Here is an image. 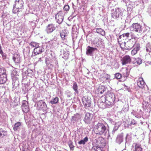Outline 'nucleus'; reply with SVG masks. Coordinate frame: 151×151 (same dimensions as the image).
<instances>
[{"instance_id": "obj_1", "label": "nucleus", "mask_w": 151, "mask_h": 151, "mask_svg": "<svg viewBox=\"0 0 151 151\" xmlns=\"http://www.w3.org/2000/svg\"><path fill=\"white\" fill-rule=\"evenodd\" d=\"M94 131L97 135H105L109 132V127L106 123H98L94 126Z\"/></svg>"}, {"instance_id": "obj_2", "label": "nucleus", "mask_w": 151, "mask_h": 151, "mask_svg": "<svg viewBox=\"0 0 151 151\" xmlns=\"http://www.w3.org/2000/svg\"><path fill=\"white\" fill-rule=\"evenodd\" d=\"M105 99L106 103L109 105L111 106L114 104L115 100V96L114 94L112 92H109L106 96H103Z\"/></svg>"}, {"instance_id": "obj_3", "label": "nucleus", "mask_w": 151, "mask_h": 151, "mask_svg": "<svg viewBox=\"0 0 151 151\" xmlns=\"http://www.w3.org/2000/svg\"><path fill=\"white\" fill-rule=\"evenodd\" d=\"M36 104L37 105V109L38 110L42 111L44 112L43 114L47 113V104L43 100L37 101Z\"/></svg>"}, {"instance_id": "obj_4", "label": "nucleus", "mask_w": 151, "mask_h": 151, "mask_svg": "<svg viewBox=\"0 0 151 151\" xmlns=\"http://www.w3.org/2000/svg\"><path fill=\"white\" fill-rule=\"evenodd\" d=\"M136 42L132 40L131 39H129V40L127 41V42L125 41L119 42V45L121 47L122 46H124L125 47V49L130 50L133 47H135V45L136 44Z\"/></svg>"}, {"instance_id": "obj_5", "label": "nucleus", "mask_w": 151, "mask_h": 151, "mask_svg": "<svg viewBox=\"0 0 151 151\" xmlns=\"http://www.w3.org/2000/svg\"><path fill=\"white\" fill-rule=\"evenodd\" d=\"M130 29L131 31L137 33H141L145 32L143 30L142 26L138 23H133L130 27Z\"/></svg>"}, {"instance_id": "obj_6", "label": "nucleus", "mask_w": 151, "mask_h": 151, "mask_svg": "<svg viewBox=\"0 0 151 151\" xmlns=\"http://www.w3.org/2000/svg\"><path fill=\"white\" fill-rule=\"evenodd\" d=\"M111 16L114 19H118L121 18L123 14V12L119 8H115V10H111Z\"/></svg>"}, {"instance_id": "obj_7", "label": "nucleus", "mask_w": 151, "mask_h": 151, "mask_svg": "<svg viewBox=\"0 0 151 151\" xmlns=\"http://www.w3.org/2000/svg\"><path fill=\"white\" fill-rule=\"evenodd\" d=\"M7 80V76L6 70L4 68H0V84L5 83Z\"/></svg>"}, {"instance_id": "obj_8", "label": "nucleus", "mask_w": 151, "mask_h": 151, "mask_svg": "<svg viewBox=\"0 0 151 151\" xmlns=\"http://www.w3.org/2000/svg\"><path fill=\"white\" fill-rule=\"evenodd\" d=\"M82 101L83 105L85 108H88L91 106V99L90 97L84 96L82 99Z\"/></svg>"}, {"instance_id": "obj_9", "label": "nucleus", "mask_w": 151, "mask_h": 151, "mask_svg": "<svg viewBox=\"0 0 151 151\" xmlns=\"http://www.w3.org/2000/svg\"><path fill=\"white\" fill-rule=\"evenodd\" d=\"M44 51V49L42 46H38L35 47L33 50L32 52V57H36L39 55L42 52Z\"/></svg>"}, {"instance_id": "obj_10", "label": "nucleus", "mask_w": 151, "mask_h": 151, "mask_svg": "<svg viewBox=\"0 0 151 151\" xmlns=\"http://www.w3.org/2000/svg\"><path fill=\"white\" fill-rule=\"evenodd\" d=\"M106 101L104 96H102L100 99L99 100L98 105L99 107L101 108H106L109 107V105H107L106 103Z\"/></svg>"}, {"instance_id": "obj_11", "label": "nucleus", "mask_w": 151, "mask_h": 151, "mask_svg": "<svg viewBox=\"0 0 151 151\" xmlns=\"http://www.w3.org/2000/svg\"><path fill=\"white\" fill-rule=\"evenodd\" d=\"M56 27L54 24H49L46 26L45 31L47 34H50L56 29Z\"/></svg>"}, {"instance_id": "obj_12", "label": "nucleus", "mask_w": 151, "mask_h": 151, "mask_svg": "<svg viewBox=\"0 0 151 151\" xmlns=\"http://www.w3.org/2000/svg\"><path fill=\"white\" fill-rule=\"evenodd\" d=\"M93 117V115L92 114L87 112L85 114L83 121L85 124H89L91 123Z\"/></svg>"}, {"instance_id": "obj_13", "label": "nucleus", "mask_w": 151, "mask_h": 151, "mask_svg": "<svg viewBox=\"0 0 151 151\" xmlns=\"http://www.w3.org/2000/svg\"><path fill=\"white\" fill-rule=\"evenodd\" d=\"M55 19L57 20V22L58 24H61L62 23L64 19L63 14L62 11H60L55 15Z\"/></svg>"}, {"instance_id": "obj_14", "label": "nucleus", "mask_w": 151, "mask_h": 151, "mask_svg": "<svg viewBox=\"0 0 151 151\" xmlns=\"http://www.w3.org/2000/svg\"><path fill=\"white\" fill-rule=\"evenodd\" d=\"M121 61L122 65L129 64L131 62L130 57L128 55H126L121 58Z\"/></svg>"}, {"instance_id": "obj_15", "label": "nucleus", "mask_w": 151, "mask_h": 151, "mask_svg": "<svg viewBox=\"0 0 151 151\" xmlns=\"http://www.w3.org/2000/svg\"><path fill=\"white\" fill-rule=\"evenodd\" d=\"M97 50V49L96 47H93L88 46L86 48V54L88 55L92 56L93 55L94 52Z\"/></svg>"}, {"instance_id": "obj_16", "label": "nucleus", "mask_w": 151, "mask_h": 151, "mask_svg": "<svg viewBox=\"0 0 151 151\" xmlns=\"http://www.w3.org/2000/svg\"><path fill=\"white\" fill-rule=\"evenodd\" d=\"M22 111L25 113H27L29 110L28 103L25 100L22 101Z\"/></svg>"}, {"instance_id": "obj_17", "label": "nucleus", "mask_w": 151, "mask_h": 151, "mask_svg": "<svg viewBox=\"0 0 151 151\" xmlns=\"http://www.w3.org/2000/svg\"><path fill=\"white\" fill-rule=\"evenodd\" d=\"M130 33L129 32L124 33L121 35H120L118 39V42L119 44V42H124V40H126L129 37Z\"/></svg>"}, {"instance_id": "obj_18", "label": "nucleus", "mask_w": 151, "mask_h": 151, "mask_svg": "<svg viewBox=\"0 0 151 151\" xmlns=\"http://www.w3.org/2000/svg\"><path fill=\"white\" fill-rule=\"evenodd\" d=\"M50 55L51 56L49 58H47V59H48L51 63L53 64L55 67H58V61L56 60L55 56H52V53L50 54Z\"/></svg>"}, {"instance_id": "obj_19", "label": "nucleus", "mask_w": 151, "mask_h": 151, "mask_svg": "<svg viewBox=\"0 0 151 151\" xmlns=\"http://www.w3.org/2000/svg\"><path fill=\"white\" fill-rule=\"evenodd\" d=\"M81 118V115L78 113H76L72 116L71 122L73 123L78 122Z\"/></svg>"}, {"instance_id": "obj_20", "label": "nucleus", "mask_w": 151, "mask_h": 151, "mask_svg": "<svg viewBox=\"0 0 151 151\" xmlns=\"http://www.w3.org/2000/svg\"><path fill=\"white\" fill-rule=\"evenodd\" d=\"M20 55L18 54H14L12 57V60L15 64H19L20 62Z\"/></svg>"}, {"instance_id": "obj_21", "label": "nucleus", "mask_w": 151, "mask_h": 151, "mask_svg": "<svg viewBox=\"0 0 151 151\" xmlns=\"http://www.w3.org/2000/svg\"><path fill=\"white\" fill-rule=\"evenodd\" d=\"M107 89L105 86L100 85L99 87L96 90V92L98 94H102Z\"/></svg>"}, {"instance_id": "obj_22", "label": "nucleus", "mask_w": 151, "mask_h": 151, "mask_svg": "<svg viewBox=\"0 0 151 151\" xmlns=\"http://www.w3.org/2000/svg\"><path fill=\"white\" fill-rule=\"evenodd\" d=\"M61 52L60 55L62 58L65 60H67L68 58L69 55V51H68L66 49H65L62 51H61Z\"/></svg>"}, {"instance_id": "obj_23", "label": "nucleus", "mask_w": 151, "mask_h": 151, "mask_svg": "<svg viewBox=\"0 0 151 151\" xmlns=\"http://www.w3.org/2000/svg\"><path fill=\"white\" fill-rule=\"evenodd\" d=\"M129 72L128 69L127 68H126L123 70L122 75V79L120 80V81H124L126 80L128 76L129 75Z\"/></svg>"}, {"instance_id": "obj_24", "label": "nucleus", "mask_w": 151, "mask_h": 151, "mask_svg": "<svg viewBox=\"0 0 151 151\" xmlns=\"http://www.w3.org/2000/svg\"><path fill=\"white\" fill-rule=\"evenodd\" d=\"M69 32L66 29L63 30L60 33V35L62 40H66Z\"/></svg>"}, {"instance_id": "obj_25", "label": "nucleus", "mask_w": 151, "mask_h": 151, "mask_svg": "<svg viewBox=\"0 0 151 151\" xmlns=\"http://www.w3.org/2000/svg\"><path fill=\"white\" fill-rule=\"evenodd\" d=\"M123 140V133H122L117 135L116 137V142L120 144Z\"/></svg>"}, {"instance_id": "obj_26", "label": "nucleus", "mask_w": 151, "mask_h": 151, "mask_svg": "<svg viewBox=\"0 0 151 151\" xmlns=\"http://www.w3.org/2000/svg\"><path fill=\"white\" fill-rule=\"evenodd\" d=\"M133 146L134 147V151H142L143 150L141 145L139 143H134Z\"/></svg>"}, {"instance_id": "obj_27", "label": "nucleus", "mask_w": 151, "mask_h": 151, "mask_svg": "<svg viewBox=\"0 0 151 151\" xmlns=\"http://www.w3.org/2000/svg\"><path fill=\"white\" fill-rule=\"evenodd\" d=\"M87 2V0H77V6L81 8L83 6H85Z\"/></svg>"}, {"instance_id": "obj_28", "label": "nucleus", "mask_w": 151, "mask_h": 151, "mask_svg": "<svg viewBox=\"0 0 151 151\" xmlns=\"http://www.w3.org/2000/svg\"><path fill=\"white\" fill-rule=\"evenodd\" d=\"M135 46L134 47V48L131 52V54L132 55H135L137 52V51L139 50L140 49V45L139 43H136L135 45Z\"/></svg>"}, {"instance_id": "obj_29", "label": "nucleus", "mask_w": 151, "mask_h": 151, "mask_svg": "<svg viewBox=\"0 0 151 151\" xmlns=\"http://www.w3.org/2000/svg\"><path fill=\"white\" fill-rule=\"evenodd\" d=\"M137 85L138 86L141 88H143L145 86V83L142 78H139L137 81Z\"/></svg>"}, {"instance_id": "obj_30", "label": "nucleus", "mask_w": 151, "mask_h": 151, "mask_svg": "<svg viewBox=\"0 0 151 151\" xmlns=\"http://www.w3.org/2000/svg\"><path fill=\"white\" fill-rule=\"evenodd\" d=\"M11 75L12 80L18 79V75L17 74V72L15 70H13L11 71Z\"/></svg>"}, {"instance_id": "obj_31", "label": "nucleus", "mask_w": 151, "mask_h": 151, "mask_svg": "<svg viewBox=\"0 0 151 151\" xmlns=\"http://www.w3.org/2000/svg\"><path fill=\"white\" fill-rule=\"evenodd\" d=\"M142 62L141 59L139 58H134V60L132 62L133 64H134L135 66H137L141 64Z\"/></svg>"}, {"instance_id": "obj_32", "label": "nucleus", "mask_w": 151, "mask_h": 151, "mask_svg": "<svg viewBox=\"0 0 151 151\" xmlns=\"http://www.w3.org/2000/svg\"><path fill=\"white\" fill-rule=\"evenodd\" d=\"M73 84L72 88L75 91V94H78L79 93V91L78 90V86L77 83L75 82H73Z\"/></svg>"}, {"instance_id": "obj_33", "label": "nucleus", "mask_w": 151, "mask_h": 151, "mask_svg": "<svg viewBox=\"0 0 151 151\" xmlns=\"http://www.w3.org/2000/svg\"><path fill=\"white\" fill-rule=\"evenodd\" d=\"M22 123L20 122H18L16 123L13 127V129L14 131L18 130L20 127H22Z\"/></svg>"}, {"instance_id": "obj_34", "label": "nucleus", "mask_w": 151, "mask_h": 151, "mask_svg": "<svg viewBox=\"0 0 151 151\" xmlns=\"http://www.w3.org/2000/svg\"><path fill=\"white\" fill-rule=\"evenodd\" d=\"M45 62L47 66L49 69H52L55 65H53V63H50V61L48 60V59L46 58L45 60Z\"/></svg>"}, {"instance_id": "obj_35", "label": "nucleus", "mask_w": 151, "mask_h": 151, "mask_svg": "<svg viewBox=\"0 0 151 151\" xmlns=\"http://www.w3.org/2000/svg\"><path fill=\"white\" fill-rule=\"evenodd\" d=\"M12 80L13 89L14 90L19 85V82L18 79Z\"/></svg>"}, {"instance_id": "obj_36", "label": "nucleus", "mask_w": 151, "mask_h": 151, "mask_svg": "<svg viewBox=\"0 0 151 151\" xmlns=\"http://www.w3.org/2000/svg\"><path fill=\"white\" fill-rule=\"evenodd\" d=\"M96 32L100 34L103 36H104L105 35V31L101 28H96Z\"/></svg>"}, {"instance_id": "obj_37", "label": "nucleus", "mask_w": 151, "mask_h": 151, "mask_svg": "<svg viewBox=\"0 0 151 151\" xmlns=\"http://www.w3.org/2000/svg\"><path fill=\"white\" fill-rule=\"evenodd\" d=\"M34 60L35 62V63L37 64L39 62L42 61V58L41 56L40 55H37L36 57H34Z\"/></svg>"}, {"instance_id": "obj_38", "label": "nucleus", "mask_w": 151, "mask_h": 151, "mask_svg": "<svg viewBox=\"0 0 151 151\" xmlns=\"http://www.w3.org/2000/svg\"><path fill=\"white\" fill-rule=\"evenodd\" d=\"M88 141V138L87 137H85L83 139L80 140L78 142V144L79 145H84Z\"/></svg>"}, {"instance_id": "obj_39", "label": "nucleus", "mask_w": 151, "mask_h": 151, "mask_svg": "<svg viewBox=\"0 0 151 151\" xmlns=\"http://www.w3.org/2000/svg\"><path fill=\"white\" fill-rule=\"evenodd\" d=\"M132 133L130 132L127 134L126 136L125 137V144L126 143L129 142L131 139V135Z\"/></svg>"}, {"instance_id": "obj_40", "label": "nucleus", "mask_w": 151, "mask_h": 151, "mask_svg": "<svg viewBox=\"0 0 151 151\" xmlns=\"http://www.w3.org/2000/svg\"><path fill=\"white\" fill-rule=\"evenodd\" d=\"M59 100V98L58 97H56L52 99L50 101V103L52 105L56 104L58 102Z\"/></svg>"}, {"instance_id": "obj_41", "label": "nucleus", "mask_w": 151, "mask_h": 151, "mask_svg": "<svg viewBox=\"0 0 151 151\" xmlns=\"http://www.w3.org/2000/svg\"><path fill=\"white\" fill-rule=\"evenodd\" d=\"M7 135V132L2 129H0V137L3 138Z\"/></svg>"}, {"instance_id": "obj_42", "label": "nucleus", "mask_w": 151, "mask_h": 151, "mask_svg": "<svg viewBox=\"0 0 151 151\" xmlns=\"http://www.w3.org/2000/svg\"><path fill=\"white\" fill-rule=\"evenodd\" d=\"M119 127V125L116 123L114 124L112 131V134L113 135L114 134L115 132L118 129Z\"/></svg>"}, {"instance_id": "obj_43", "label": "nucleus", "mask_w": 151, "mask_h": 151, "mask_svg": "<svg viewBox=\"0 0 151 151\" xmlns=\"http://www.w3.org/2000/svg\"><path fill=\"white\" fill-rule=\"evenodd\" d=\"M146 50L147 52H151V44L149 42H148L146 45Z\"/></svg>"}, {"instance_id": "obj_44", "label": "nucleus", "mask_w": 151, "mask_h": 151, "mask_svg": "<svg viewBox=\"0 0 151 151\" xmlns=\"http://www.w3.org/2000/svg\"><path fill=\"white\" fill-rule=\"evenodd\" d=\"M123 123L125 128H131L130 124L128 120H126L125 121H124Z\"/></svg>"}, {"instance_id": "obj_45", "label": "nucleus", "mask_w": 151, "mask_h": 151, "mask_svg": "<svg viewBox=\"0 0 151 151\" xmlns=\"http://www.w3.org/2000/svg\"><path fill=\"white\" fill-rule=\"evenodd\" d=\"M115 78L117 79H120L122 80V75L119 73H115L114 75Z\"/></svg>"}, {"instance_id": "obj_46", "label": "nucleus", "mask_w": 151, "mask_h": 151, "mask_svg": "<svg viewBox=\"0 0 151 151\" xmlns=\"http://www.w3.org/2000/svg\"><path fill=\"white\" fill-rule=\"evenodd\" d=\"M92 45L94 46V47H100L99 44L96 41H93L92 43Z\"/></svg>"}, {"instance_id": "obj_47", "label": "nucleus", "mask_w": 151, "mask_h": 151, "mask_svg": "<svg viewBox=\"0 0 151 151\" xmlns=\"http://www.w3.org/2000/svg\"><path fill=\"white\" fill-rule=\"evenodd\" d=\"M130 36L131 37V39H130L132 40H133V41H135L136 42H137L138 38L135 37L133 34L131 33Z\"/></svg>"}, {"instance_id": "obj_48", "label": "nucleus", "mask_w": 151, "mask_h": 151, "mask_svg": "<svg viewBox=\"0 0 151 151\" xmlns=\"http://www.w3.org/2000/svg\"><path fill=\"white\" fill-rule=\"evenodd\" d=\"M30 47L29 46H28L26 48V49H24L23 50V52L24 53V54H25L26 51H25V50H27V56H29V52H30Z\"/></svg>"}, {"instance_id": "obj_49", "label": "nucleus", "mask_w": 151, "mask_h": 151, "mask_svg": "<svg viewBox=\"0 0 151 151\" xmlns=\"http://www.w3.org/2000/svg\"><path fill=\"white\" fill-rule=\"evenodd\" d=\"M92 149L94 151H102L101 148L96 146H93L92 147Z\"/></svg>"}, {"instance_id": "obj_50", "label": "nucleus", "mask_w": 151, "mask_h": 151, "mask_svg": "<svg viewBox=\"0 0 151 151\" xmlns=\"http://www.w3.org/2000/svg\"><path fill=\"white\" fill-rule=\"evenodd\" d=\"M131 128L132 129L131 126L132 125H134V126H136L137 124V121L134 119H132L131 121L129 123Z\"/></svg>"}, {"instance_id": "obj_51", "label": "nucleus", "mask_w": 151, "mask_h": 151, "mask_svg": "<svg viewBox=\"0 0 151 151\" xmlns=\"http://www.w3.org/2000/svg\"><path fill=\"white\" fill-rule=\"evenodd\" d=\"M29 45L31 47H36L38 46V44L35 42H32L29 43Z\"/></svg>"}, {"instance_id": "obj_52", "label": "nucleus", "mask_w": 151, "mask_h": 151, "mask_svg": "<svg viewBox=\"0 0 151 151\" xmlns=\"http://www.w3.org/2000/svg\"><path fill=\"white\" fill-rule=\"evenodd\" d=\"M68 145L70 150H73L74 149V146L73 145V143L71 141H70L69 142Z\"/></svg>"}, {"instance_id": "obj_53", "label": "nucleus", "mask_w": 151, "mask_h": 151, "mask_svg": "<svg viewBox=\"0 0 151 151\" xmlns=\"http://www.w3.org/2000/svg\"><path fill=\"white\" fill-rule=\"evenodd\" d=\"M0 54L1 55L2 58L3 60H6L7 59V55L6 53H4L3 52H0Z\"/></svg>"}, {"instance_id": "obj_54", "label": "nucleus", "mask_w": 151, "mask_h": 151, "mask_svg": "<svg viewBox=\"0 0 151 151\" xmlns=\"http://www.w3.org/2000/svg\"><path fill=\"white\" fill-rule=\"evenodd\" d=\"M70 9L69 6L68 5H65L63 7V9L64 11H68Z\"/></svg>"}, {"instance_id": "obj_55", "label": "nucleus", "mask_w": 151, "mask_h": 151, "mask_svg": "<svg viewBox=\"0 0 151 151\" xmlns=\"http://www.w3.org/2000/svg\"><path fill=\"white\" fill-rule=\"evenodd\" d=\"M131 22V20L130 19L129 20H128L127 19L125 20V25L124 26L125 27H127L129 24Z\"/></svg>"}, {"instance_id": "obj_56", "label": "nucleus", "mask_w": 151, "mask_h": 151, "mask_svg": "<svg viewBox=\"0 0 151 151\" xmlns=\"http://www.w3.org/2000/svg\"><path fill=\"white\" fill-rule=\"evenodd\" d=\"M65 94L68 97H70L72 95L71 92L69 91H67L65 92Z\"/></svg>"}, {"instance_id": "obj_57", "label": "nucleus", "mask_w": 151, "mask_h": 151, "mask_svg": "<svg viewBox=\"0 0 151 151\" xmlns=\"http://www.w3.org/2000/svg\"><path fill=\"white\" fill-rule=\"evenodd\" d=\"M23 77H25L27 76H28V73L27 71V70H25L24 72H23L22 74Z\"/></svg>"}, {"instance_id": "obj_58", "label": "nucleus", "mask_w": 151, "mask_h": 151, "mask_svg": "<svg viewBox=\"0 0 151 151\" xmlns=\"http://www.w3.org/2000/svg\"><path fill=\"white\" fill-rule=\"evenodd\" d=\"M27 70L28 73V76H31L33 73L32 70L30 69H27Z\"/></svg>"}, {"instance_id": "obj_59", "label": "nucleus", "mask_w": 151, "mask_h": 151, "mask_svg": "<svg viewBox=\"0 0 151 151\" xmlns=\"http://www.w3.org/2000/svg\"><path fill=\"white\" fill-rule=\"evenodd\" d=\"M123 86H124V88L126 90L128 91L129 92H130V91L129 87L127 86L125 84L123 85Z\"/></svg>"}, {"instance_id": "obj_60", "label": "nucleus", "mask_w": 151, "mask_h": 151, "mask_svg": "<svg viewBox=\"0 0 151 151\" xmlns=\"http://www.w3.org/2000/svg\"><path fill=\"white\" fill-rule=\"evenodd\" d=\"M49 43L50 44H52V45L54 46L55 44H56V43H57V42L55 41L52 40L49 42Z\"/></svg>"}, {"instance_id": "obj_61", "label": "nucleus", "mask_w": 151, "mask_h": 151, "mask_svg": "<svg viewBox=\"0 0 151 151\" xmlns=\"http://www.w3.org/2000/svg\"><path fill=\"white\" fill-rule=\"evenodd\" d=\"M119 65L117 62H115L114 63V68H118L119 67Z\"/></svg>"}, {"instance_id": "obj_62", "label": "nucleus", "mask_w": 151, "mask_h": 151, "mask_svg": "<svg viewBox=\"0 0 151 151\" xmlns=\"http://www.w3.org/2000/svg\"><path fill=\"white\" fill-rule=\"evenodd\" d=\"M35 151H42V150H40V149L38 148H37L36 149Z\"/></svg>"}, {"instance_id": "obj_63", "label": "nucleus", "mask_w": 151, "mask_h": 151, "mask_svg": "<svg viewBox=\"0 0 151 151\" xmlns=\"http://www.w3.org/2000/svg\"><path fill=\"white\" fill-rule=\"evenodd\" d=\"M109 121L111 123H114V122L113 121L112 119H110Z\"/></svg>"}, {"instance_id": "obj_64", "label": "nucleus", "mask_w": 151, "mask_h": 151, "mask_svg": "<svg viewBox=\"0 0 151 151\" xmlns=\"http://www.w3.org/2000/svg\"><path fill=\"white\" fill-rule=\"evenodd\" d=\"M3 52V51L2 50L1 46V44H0V52Z\"/></svg>"}]
</instances>
